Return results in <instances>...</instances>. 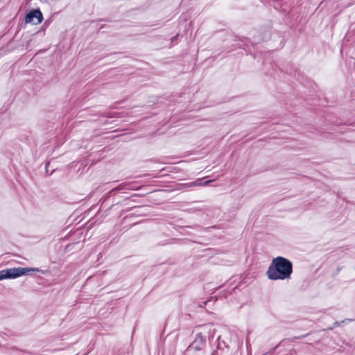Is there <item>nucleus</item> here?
<instances>
[{
	"label": "nucleus",
	"mask_w": 355,
	"mask_h": 355,
	"mask_svg": "<svg viewBox=\"0 0 355 355\" xmlns=\"http://www.w3.org/2000/svg\"><path fill=\"white\" fill-rule=\"evenodd\" d=\"M204 330L207 331L209 334H214L216 329L213 328L211 324H205L202 327Z\"/></svg>",
	"instance_id": "obj_8"
},
{
	"label": "nucleus",
	"mask_w": 355,
	"mask_h": 355,
	"mask_svg": "<svg viewBox=\"0 0 355 355\" xmlns=\"http://www.w3.org/2000/svg\"><path fill=\"white\" fill-rule=\"evenodd\" d=\"M195 227H196V228H200V226L198 225H196Z\"/></svg>",
	"instance_id": "obj_12"
},
{
	"label": "nucleus",
	"mask_w": 355,
	"mask_h": 355,
	"mask_svg": "<svg viewBox=\"0 0 355 355\" xmlns=\"http://www.w3.org/2000/svg\"><path fill=\"white\" fill-rule=\"evenodd\" d=\"M43 20V15L40 9H34L28 12L25 17L26 23L40 24Z\"/></svg>",
	"instance_id": "obj_4"
},
{
	"label": "nucleus",
	"mask_w": 355,
	"mask_h": 355,
	"mask_svg": "<svg viewBox=\"0 0 355 355\" xmlns=\"http://www.w3.org/2000/svg\"><path fill=\"white\" fill-rule=\"evenodd\" d=\"M178 35H176L175 36L171 38V42H174L175 41H176L178 40Z\"/></svg>",
	"instance_id": "obj_11"
},
{
	"label": "nucleus",
	"mask_w": 355,
	"mask_h": 355,
	"mask_svg": "<svg viewBox=\"0 0 355 355\" xmlns=\"http://www.w3.org/2000/svg\"><path fill=\"white\" fill-rule=\"evenodd\" d=\"M213 180H207V181H205L204 182H202V180L198 179L197 181L189 183L188 184V187L198 186V185L207 186Z\"/></svg>",
	"instance_id": "obj_6"
},
{
	"label": "nucleus",
	"mask_w": 355,
	"mask_h": 355,
	"mask_svg": "<svg viewBox=\"0 0 355 355\" xmlns=\"http://www.w3.org/2000/svg\"><path fill=\"white\" fill-rule=\"evenodd\" d=\"M48 166H49V163H47V164H46V166H45V167H46V168H47Z\"/></svg>",
	"instance_id": "obj_14"
},
{
	"label": "nucleus",
	"mask_w": 355,
	"mask_h": 355,
	"mask_svg": "<svg viewBox=\"0 0 355 355\" xmlns=\"http://www.w3.org/2000/svg\"><path fill=\"white\" fill-rule=\"evenodd\" d=\"M39 272L38 268H12L0 270V280L6 279H15L27 275L29 272Z\"/></svg>",
	"instance_id": "obj_2"
},
{
	"label": "nucleus",
	"mask_w": 355,
	"mask_h": 355,
	"mask_svg": "<svg viewBox=\"0 0 355 355\" xmlns=\"http://www.w3.org/2000/svg\"><path fill=\"white\" fill-rule=\"evenodd\" d=\"M304 337H305V336H302L300 337H297V338H304Z\"/></svg>",
	"instance_id": "obj_13"
},
{
	"label": "nucleus",
	"mask_w": 355,
	"mask_h": 355,
	"mask_svg": "<svg viewBox=\"0 0 355 355\" xmlns=\"http://www.w3.org/2000/svg\"><path fill=\"white\" fill-rule=\"evenodd\" d=\"M341 270H342V267L341 266H338L337 268H336V272H335V275H338Z\"/></svg>",
	"instance_id": "obj_10"
},
{
	"label": "nucleus",
	"mask_w": 355,
	"mask_h": 355,
	"mask_svg": "<svg viewBox=\"0 0 355 355\" xmlns=\"http://www.w3.org/2000/svg\"><path fill=\"white\" fill-rule=\"evenodd\" d=\"M211 355H230V350L229 348L216 347V349L212 352Z\"/></svg>",
	"instance_id": "obj_5"
},
{
	"label": "nucleus",
	"mask_w": 355,
	"mask_h": 355,
	"mask_svg": "<svg viewBox=\"0 0 355 355\" xmlns=\"http://www.w3.org/2000/svg\"><path fill=\"white\" fill-rule=\"evenodd\" d=\"M124 189V185H123V184H120V185H119L117 187H116L115 189H112V190L111 191V192H112V191H115V190H119H119H122V189Z\"/></svg>",
	"instance_id": "obj_9"
},
{
	"label": "nucleus",
	"mask_w": 355,
	"mask_h": 355,
	"mask_svg": "<svg viewBox=\"0 0 355 355\" xmlns=\"http://www.w3.org/2000/svg\"><path fill=\"white\" fill-rule=\"evenodd\" d=\"M217 347H220L221 348H229L230 349V345L223 340H221L220 336L217 337Z\"/></svg>",
	"instance_id": "obj_7"
},
{
	"label": "nucleus",
	"mask_w": 355,
	"mask_h": 355,
	"mask_svg": "<svg viewBox=\"0 0 355 355\" xmlns=\"http://www.w3.org/2000/svg\"><path fill=\"white\" fill-rule=\"evenodd\" d=\"M293 273V263L283 257L274 258L266 274L270 280H285L291 278Z\"/></svg>",
	"instance_id": "obj_1"
},
{
	"label": "nucleus",
	"mask_w": 355,
	"mask_h": 355,
	"mask_svg": "<svg viewBox=\"0 0 355 355\" xmlns=\"http://www.w3.org/2000/svg\"><path fill=\"white\" fill-rule=\"evenodd\" d=\"M206 336L203 332H199L196 334L195 340L186 349L185 354H190L191 352L200 351L205 344Z\"/></svg>",
	"instance_id": "obj_3"
}]
</instances>
